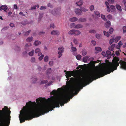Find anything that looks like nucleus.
<instances>
[{"mask_svg":"<svg viewBox=\"0 0 126 126\" xmlns=\"http://www.w3.org/2000/svg\"><path fill=\"white\" fill-rule=\"evenodd\" d=\"M45 33V32L43 31H41L39 32L38 34L39 35H43Z\"/></svg>","mask_w":126,"mask_h":126,"instance_id":"obj_47","label":"nucleus"},{"mask_svg":"<svg viewBox=\"0 0 126 126\" xmlns=\"http://www.w3.org/2000/svg\"><path fill=\"white\" fill-rule=\"evenodd\" d=\"M80 9L81 10V11L85 12L88 11L87 9L85 8V7H80Z\"/></svg>","mask_w":126,"mask_h":126,"instance_id":"obj_31","label":"nucleus"},{"mask_svg":"<svg viewBox=\"0 0 126 126\" xmlns=\"http://www.w3.org/2000/svg\"><path fill=\"white\" fill-rule=\"evenodd\" d=\"M81 34V32L78 30H75V35H79Z\"/></svg>","mask_w":126,"mask_h":126,"instance_id":"obj_20","label":"nucleus"},{"mask_svg":"<svg viewBox=\"0 0 126 126\" xmlns=\"http://www.w3.org/2000/svg\"><path fill=\"white\" fill-rule=\"evenodd\" d=\"M75 12L76 15L78 16L81 15L82 14L81 10L80 9H76L75 10Z\"/></svg>","mask_w":126,"mask_h":126,"instance_id":"obj_5","label":"nucleus"},{"mask_svg":"<svg viewBox=\"0 0 126 126\" xmlns=\"http://www.w3.org/2000/svg\"><path fill=\"white\" fill-rule=\"evenodd\" d=\"M44 57V55H41V56H40L39 58V60H41Z\"/></svg>","mask_w":126,"mask_h":126,"instance_id":"obj_57","label":"nucleus"},{"mask_svg":"<svg viewBox=\"0 0 126 126\" xmlns=\"http://www.w3.org/2000/svg\"><path fill=\"white\" fill-rule=\"evenodd\" d=\"M110 7L111 9L113 10L115 9V6L113 5H111L110 6Z\"/></svg>","mask_w":126,"mask_h":126,"instance_id":"obj_64","label":"nucleus"},{"mask_svg":"<svg viewBox=\"0 0 126 126\" xmlns=\"http://www.w3.org/2000/svg\"><path fill=\"white\" fill-rule=\"evenodd\" d=\"M44 61L45 62H47L48 61V57L47 56H46L44 58Z\"/></svg>","mask_w":126,"mask_h":126,"instance_id":"obj_43","label":"nucleus"},{"mask_svg":"<svg viewBox=\"0 0 126 126\" xmlns=\"http://www.w3.org/2000/svg\"><path fill=\"white\" fill-rule=\"evenodd\" d=\"M51 72V68H49L48 69H47V75H48Z\"/></svg>","mask_w":126,"mask_h":126,"instance_id":"obj_46","label":"nucleus"},{"mask_svg":"<svg viewBox=\"0 0 126 126\" xmlns=\"http://www.w3.org/2000/svg\"><path fill=\"white\" fill-rule=\"evenodd\" d=\"M74 79L73 77H71L70 78V80H69V82L70 83H72L74 81Z\"/></svg>","mask_w":126,"mask_h":126,"instance_id":"obj_45","label":"nucleus"},{"mask_svg":"<svg viewBox=\"0 0 126 126\" xmlns=\"http://www.w3.org/2000/svg\"><path fill=\"white\" fill-rule=\"evenodd\" d=\"M107 9L108 12H110V10L109 6H108L107 7Z\"/></svg>","mask_w":126,"mask_h":126,"instance_id":"obj_63","label":"nucleus"},{"mask_svg":"<svg viewBox=\"0 0 126 126\" xmlns=\"http://www.w3.org/2000/svg\"><path fill=\"white\" fill-rule=\"evenodd\" d=\"M107 17L109 20L111 19L112 18V16L110 14H109L107 16Z\"/></svg>","mask_w":126,"mask_h":126,"instance_id":"obj_39","label":"nucleus"},{"mask_svg":"<svg viewBox=\"0 0 126 126\" xmlns=\"http://www.w3.org/2000/svg\"><path fill=\"white\" fill-rule=\"evenodd\" d=\"M114 29L113 28H111L109 30V32L110 34H112L113 31Z\"/></svg>","mask_w":126,"mask_h":126,"instance_id":"obj_41","label":"nucleus"},{"mask_svg":"<svg viewBox=\"0 0 126 126\" xmlns=\"http://www.w3.org/2000/svg\"><path fill=\"white\" fill-rule=\"evenodd\" d=\"M115 63H126V62L122 63L120 62L119 61V59L118 57H116L115 58ZM111 63L110 62H109L108 63Z\"/></svg>","mask_w":126,"mask_h":126,"instance_id":"obj_12","label":"nucleus"},{"mask_svg":"<svg viewBox=\"0 0 126 126\" xmlns=\"http://www.w3.org/2000/svg\"><path fill=\"white\" fill-rule=\"evenodd\" d=\"M64 48L63 47H60L58 48L59 50L58 52L59 53H62L64 51Z\"/></svg>","mask_w":126,"mask_h":126,"instance_id":"obj_14","label":"nucleus"},{"mask_svg":"<svg viewBox=\"0 0 126 126\" xmlns=\"http://www.w3.org/2000/svg\"><path fill=\"white\" fill-rule=\"evenodd\" d=\"M72 25L73 26V27L74 28L77 29L82 28L83 27V25L80 24L76 25L75 23H73L72 24Z\"/></svg>","mask_w":126,"mask_h":126,"instance_id":"obj_4","label":"nucleus"},{"mask_svg":"<svg viewBox=\"0 0 126 126\" xmlns=\"http://www.w3.org/2000/svg\"><path fill=\"white\" fill-rule=\"evenodd\" d=\"M31 30H29L26 32L24 33V36H28L31 32Z\"/></svg>","mask_w":126,"mask_h":126,"instance_id":"obj_32","label":"nucleus"},{"mask_svg":"<svg viewBox=\"0 0 126 126\" xmlns=\"http://www.w3.org/2000/svg\"><path fill=\"white\" fill-rule=\"evenodd\" d=\"M41 41L38 40H35L34 42V44L36 46H37L41 44Z\"/></svg>","mask_w":126,"mask_h":126,"instance_id":"obj_18","label":"nucleus"},{"mask_svg":"<svg viewBox=\"0 0 126 126\" xmlns=\"http://www.w3.org/2000/svg\"><path fill=\"white\" fill-rule=\"evenodd\" d=\"M123 3L125 7H126V0H123Z\"/></svg>","mask_w":126,"mask_h":126,"instance_id":"obj_60","label":"nucleus"},{"mask_svg":"<svg viewBox=\"0 0 126 126\" xmlns=\"http://www.w3.org/2000/svg\"><path fill=\"white\" fill-rule=\"evenodd\" d=\"M75 30H72L68 32L69 34L72 35L75 34Z\"/></svg>","mask_w":126,"mask_h":126,"instance_id":"obj_28","label":"nucleus"},{"mask_svg":"<svg viewBox=\"0 0 126 126\" xmlns=\"http://www.w3.org/2000/svg\"><path fill=\"white\" fill-rule=\"evenodd\" d=\"M107 56L108 59L110 58L111 56V52L107 50L106 52Z\"/></svg>","mask_w":126,"mask_h":126,"instance_id":"obj_13","label":"nucleus"},{"mask_svg":"<svg viewBox=\"0 0 126 126\" xmlns=\"http://www.w3.org/2000/svg\"><path fill=\"white\" fill-rule=\"evenodd\" d=\"M47 80H43L41 81V83L42 84H46L47 83Z\"/></svg>","mask_w":126,"mask_h":126,"instance_id":"obj_58","label":"nucleus"},{"mask_svg":"<svg viewBox=\"0 0 126 126\" xmlns=\"http://www.w3.org/2000/svg\"><path fill=\"white\" fill-rule=\"evenodd\" d=\"M111 25V23L110 21H107L105 24V26L106 28H109Z\"/></svg>","mask_w":126,"mask_h":126,"instance_id":"obj_11","label":"nucleus"},{"mask_svg":"<svg viewBox=\"0 0 126 126\" xmlns=\"http://www.w3.org/2000/svg\"><path fill=\"white\" fill-rule=\"evenodd\" d=\"M120 36H118L115 38L114 39V41L115 42H117L118 40L120 39Z\"/></svg>","mask_w":126,"mask_h":126,"instance_id":"obj_36","label":"nucleus"},{"mask_svg":"<svg viewBox=\"0 0 126 126\" xmlns=\"http://www.w3.org/2000/svg\"><path fill=\"white\" fill-rule=\"evenodd\" d=\"M34 53V51L33 50H32L31 52L28 53V55L29 56H33Z\"/></svg>","mask_w":126,"mask_h":126,"instance_id":"obj_30","label":"nucleus"},{"mask_svg":"<svg viewBox=\"0 0 126 126\" xmlns=\"http://www.w3.org/2000/svg\"><path fill=\"white\" fill-rule=\"evenodd\" d=\"M32 45V44L30 43H26L25 45V47L27 48L28 47H30Z\"/></svg>","mask_w":126,"mask_h":126,"instance_id":"obj_38","label":"nucleus"},{"mask_svg":"<svg viewBox=\"0 0 126 126\" xmlns=\"http://www.w3.org/2000/svg\"><path fill=\"white\" fill-rule=\"evenodd\" d=\"M90 10L91 11H92L94 9V6L93 5H91L90 7Z\"/></svg>","mask_w":126,"mask_h":126,"instance_id":"obj_59","label":"nucleus"},{"mask_svg":"<svg viewBox=\"0 0 126 126\" xmlns=\"http://www.w3.org/2000/svg\"><path fill=\"white\" fill-rule=\"evenodd\" d=\"M35 59L34 57H32L31 59V62L32 63L35 62Z\"/></svg>","mask_w":126,"mask_h":126,"instance_id":"obj_50","label":"nucleus"},{"mask_svg":"<svg viewBox=\"0 0 126 126\" xmlns=\"http://www.w3.org/2000/svg\"><path fill=\"white\" fill-rule=\"evenodd\" d=\"M94 60V58L93 57H89L88 59V61H90V62L89 63H97L99 62V61L98 60H97V61H95L93 60Z\"/></svg>","mask_w":126,"mask_h":126,"instance_id":"obj_6","label":"nucleus"},{"mask_svg":"<svg viewBox=\"0 0 126 126\" xmlns=\"http://www.w3.org/2000/svg\"><path fill=\"white\" fill-rule=\"evenodd\" d=\"M64 72L65 73L66 77L67 79V80H69V77L74 76L75 74V73L73 71H67L65 70H64Z\"/></svg>","mask_w":126,"mask_h":126,"instance_id":"obj_3","label":"nucleus"},{"mask_svg":"<svg viewBox=\"0 0 126 126\" xmlns=\"http://www.w3.org/2000/svg\"><path fill=\"white\" fill-rule=\"evenodd\" d=\"M103 33H104V35L106 36L107 37H109V33L108 32H106L105 31H103Z\"/></svg>","mask_w":126,"mask_h":126,"instance_id":"obj_37","label":"nucleus"},{"mask_svg":"<svg viewBox=\"0 0 126 126\" xmlns=\"http://www.w3.org/2000/svg\"><path fill=\"white\" fill-rule=\"evenodd\" d=\"M95 50L96 51H97V53L99 51H102V49L101 48L99 47H95Z\"/></svg>","mask_w":126,"mask_h":126,"instance_id":"obj_25","label":"nucleus"},{"mask_svg":"<svg viewBox=\"0 0 126 126\" xmlns=\"http://www.w3.org/2000/svg\"><path fill=\"white\" fill-rule=\"evenodd\" d=\"M100 67L98 70L94 71L82 79L79 77L76 80L75 85L71 90L72 93L74 92L77 93L82 89L83 87L89 84L94 80L102 77L106 75L112 73L117 69L119 64H121V68L126 70V63H99Z\"/></svg>","mask_w":126,"mask_h":126,"instance_id":"obj_2","label":"nucleus"},{"mask_svg":"<svg viewBox=\"0 0 126 126\" xmlns=\"http://www.w3.org/2000/svg\"><path fill=\"white\" fill-rule=\"evenodd\" d=\"M8 28L9 27L8 26L5 27L1 30V31H4L5 30L8 29Z\"/></svg>","mask_w":126,"mask_h":126,"instance_id":"obj_54","label":"nucleus"},{"mask_svg":"<svg viewBox=\"0 0 126 126\" xmlns=\"http://www.w3.org/2000/svg\"><path fill=\"white\" fill-rule=\"evenodd\" d=\"M73 42L76 44H78V41L76 39H74L73 40Z\"/></svg>","mask_w":126,"mask_h":126,"instance_id":"obj_56","label":"nucleus"},{"mask_svg":"<svg viewBox=\"0 0 126 126\" xmlns=\"http://www.w3.org/2000/svg\"><path fill=\"white\" fill-rule=\"evenodd\" d=\"M92 44L94 46H95L96 44V42L94 40H92L91 41Z\"/></svg>","mask_w":126,"mask_h":126,"instance_id":"obj_52","label":"nucleus"},{"mask_svg":"<svg viewBox=\"0 0 126 126\" xmlns=\"http://www.w3.org/2000/svg\"><path fill=\"white\" fill-rule=\"evenodd\" d=\"M55 27L54 24L53 23H51L49 25V27L50 28H52L54 29Z\"/></svg>","mask_w":126,"mask_h":126,"instance_id":"obj_35","label":"nucleus"},{"mask_svg":"<svg viewBox=\"0 0 126 126\" xmlns=\"http://www.w3.org/2000/svg\"><path fill=\"white\" fill-rule=\"evenodd\" d=\"M56 93V90H53L52 91V92H51V93H50V94H55V93Z\"/></svg>","mask_w":126,"mask_h":126,"instance_id":"obj_53","label":"nucleus"},{"mask_svg":"<svg viewBox=\"0 0 126 126\" xmlns=\"http://www.w3.org/2000/svg\"><path fill=\"white\" fill-rule=\"evenodd\" d=\"M108 1L109 3L111 4H113L114 2V0H108Z\"/></svg>","mask_w":126,"mask_h":126,"instance_id":"obj_49","label":"nucleus"},{"mask_svg":"<svg viewBox=\"0 0 126 126\" xmlns=\"http://www.w3.org/2000/svg\"><path fill=\"white\" fill-rule=\"evenodd\" d=\"M71 52L73 53L76 51L77 49L75 47H71Z\"/></svg>","mask_w":126,"mask_h":126,"instance_id":"obj_27","label":"nucleus"},{"mask_svg":"<svg viewBox=\"0 0 126 126\" xmlns=\"http://www.w3.org/2000/svg\"><path fill=\"white\" fill-rule=\"evenodd\" d=\"M7 8V6L6 5H3L0 7V10L2 11V10H4V11L6 12Z\"/></svg>","mask_w":126,"mask_h":126,"instance_id":"obj_10","label":"nucleus"},{"mask_svg":"<svg viewBox=\"0 0 126 126\" xmlns=\"http://www.w3.org/2000/svg\"><path fill=\"white\" fill-rule=\"evenodd\" d=\"M114 41L113 38H112L109 41V43L110 44H111Z\"/></svg>","mask_w":126,"mask_h":126,"instance_id":"obj_51","label":"nucleus"},{"mask_svg":"<svg viewBox=\"0 0 126 126\" xmlns=\"http://www.w3.org/2000/svg\"><path fill=\"white\" fill-rule=\"evenodd\" d=\"M33 39V38L32 37H29L26 39V41L27 42H31L32 41Z\"/></svg>","mask_w":126,"mask_h":126,"instance_id":"obj_24","label":"nucleus"},{"mask_svg":"<svg viewBox=\"0 0 126 126\" xmlns=\"http://www.w3.org/2000/svg\"><path fill=\"white\" fill-rule=\"evenodd\" d=\"M51 33L52 35H58L60 34V32L57 30H54L51 32Z\"/></svg>","mask_w":126,"mask_h":126,"instance_id":"obj_8","label":"nucleus"},{"mask_svg":"<svg viewBox=\"0 0 126 126\" xmlns=\"http://www.w3.org/2000/svg\"><path fill=\"white\" fill-rule=\"evenodd\" d=\"M101 17L102 18L104 21H106L107 19L105 17V16L103 14H101Z\"/></svg>","mask_w":126,"mask_h":126,"instance_id":"obj_33","label":"nucleus"},{"mask_svg":"<svg viewBox=\"0 0 126 126\" xmlns=\"http://www.w3.org/2000/svg\"><path fill=\"white\" fill-rule=\"evenodd\" d=\"M43 16V14L42 13H40L39 15V18H38V21H40L42 18V17Z\"/></svg>","mask_w":126,"mask_h":126,"instance_id":"obj_22","label":"nucleus"},{"mask_svg":"<svg viewBox=\"0 0 126 126\" xmlns=\"http://www.w3.org/2000/svg\"><path fill=\"white\" fill-rule=\"evenodd\" d=\"M115 44H113L110 47H109L108 49L111 51H113L115 47Z\"/></svg>","mask_w":126,"mask_h":126,"instance_id":"obj_16","label":"nucleus"},{"mask_svg":"<svg viewBox=\"0 0 126 126\" xmlns=\"http://www.w3.org/2000/svg\"><path fill=\"white\" fill-rule=\"evenodd\" d=\"M96 37L98 39H100L101 37V35L97 33L95 35Z\"/></svg>","mask_w":126,"mask_h":126,"instance_id":"obj_34","label":"nucleus"},{"mask_svg":"<svg viewBox=\"0 0 126 126\" xmlns=\"http://www.w3.org/2000/svg\"><path fill=\"white\" fill-rule=\"evenodd\" d=\"M41 51V50L39 48H36L35 50V52L36 53H37Z\"/></svg>","mask_w":126,"mask_h":126,"instance_id":"obj_44","label":"nucleus"},{"mask_svg":"<svg viewBox=\"0 0 126 126\" xmlns=\"http://www.w3.org/2000/svg\"><path fill=\"white\" fill-rule=\"evenodd\" d=\"M40 9L41 10H45L46 9V7L42 6L40 8Z\"/></svg>","mask_w":126,"mask_h":126,"instance_id":"obj_55","label":"nucleus"},{"mask_svg":"<svg viewBox=\"0 0 126 126\" xmlns=\"http://www.w3.org/2000/svg\"><path fill=\"white\" fill-rule=\"evenodd\" d=\"M73 95L70 93L63 94L57 99L53 101L51 104L42 106L37 108H34L33 106L32 102L30 101L26 103V106L20 111L19 118L20 122L22 123L25 120H29L35 117H39L44 115L49 111H51L55 107H59L64 106L67 103L70 99H71Z\"/></svg>","mask_w":126,"mask_h":126,"instance_id":"obj_1","label":"nucleus"},{"mask_svg":"<svg viewBox=\"0 0 126 126\" xmlns=\"http://www.w3.org/2000/svg\"><path fill=\"white\" fill-rule=\"evenodd\" d=\"M116 8L119 11H122V9L120 5L118 4L116 5Z\"/></svg>","mask_w":126,"mask_h":126,"instance_id":"obj_29","label":"nucleus"},{"mask_svg":"<svg viewBox=\"0 0 126 126\" xmlns=\"http://www.w3.org/2000/svg\"><path fill=\"white\" fill-rule=\"evenodd\" d=\"M89 32L91 33L95 34L96 32V31L94 29H92L89 31Z\"/></svg>","mask_w":126,"mask_h":126,"instance_id":"obj_26","label":"nucleus"},{"mask_svg":"<svg viewBox=\"0 0 126 126\" xmlns=\"http://www.w3.org/2000/svg\"><path fill=\"white\" fill-rule=\"evenodd\" d=\"M78 19L76 17L70 18L69 19V20L71 22H75L77 21Z\"/></svg>","mask_w":126,"mask_h":126,"instance_id":"obj_19","label":"nucleus"},{"mask_svg":"<svg viewBox=\"0 0 126 126\" xmlns=\"http://www.w3.org/2000/svg\"><path fill=\"white\" fill-rule=\"evenodd\" d=\"M86 19L85 18H80L78 19V21L79 22H84L86 21Z\"/></svg>","mask_w":126,"mask_h":126,"instance_id":"obj_23","label":"nucleus"},{"mask_svg":"<svg viewBox=\"0 0 126 126\" xmlns=\"http://www.w3.org/2000/svg\"><path fill=\"white\" fill-rule=\"evenodd\" d=\"M83 3L84 2L82 0H80L76 2L75 4L79 6H80L82 5Z\"/></svg>","mask_w":126,"mask_h":126,"instance_id":"obj_9","label":"nucleus"},{"mask_svg":"<svg viewBox=\"0 0 126 126\" xmlns=\"http://www.w3.org/2000/svg\"><path fill=\"white\" fill-rule=\"evenodd\" d=\"M76 57L78 60H80L81 57V56L80 55L78 54L76 56Z\"/></svg>","mask_w":126,"mask_h":126,"instance_id":"obj_40","label":"nucleus"},{"mask_svg":"<svg viewBox=\"0 0 126 126\" xmlns=\"http://www.w3.org/2000/svg\"><path fill=\"white\" fill-rule=\"evenodd\" d=\"M82 54L83 56L85 55L87 53V51L85 49H83L82 50Z\"/></svg>","mask_w":126,"mask_h":126,"instance_id":"obj_21","label":"nucleus"},{"mask_svg":"<svg viewBox=\"0 0 126 126\" xmlns=\"http://www.w3.org/2000/svg\"><path fill=\"white\" fill-rule=\"evenodd\" d=\"M44 98H42L41 97L39 98L36 99V102L38 104L43 103L44 102Z\"/></svg>","mask_w":126,"mask_h":126,"instance_id":"obj_7","label":"nucleus"},{"mask_svg":"<svg viewBox=\"0 0 126 126\" xmlns=\"http://www.w3.org/2000/svg\"><path fill=\"white\" fill-rule=\"evenodd\" d=\"M123 30L124 33H126V26H124L123 27Z\"/></svg>","mask_w":126,"mask_h":126,"instance_id":"obj_48","label":"nucleus"},{"mask_svg":"<svg viewBox=\"0 0 126 126\" xmlns=\"http://www.w3.org/2000/svg\"><path fill=\"white\" fill-rule=\"evenodd\" d=\"M89 56H84L83 59V62H84L85 63L86 62L87 60H88V59L89 57Z\"/></svg>","mask_w":126,"mask_h":126,"instance_id":"obj_17","label":"nucleus"},{"mask_svg":"<svg viewBox=\"0 0 126 126\" xmlns=\"http://www.w3.org/2000/svg\"><path fill=\"white\" fill-rule=\"evenodd\" d=\"M56 60V58H54L52 60L50 61L49 63H51L54 62L53 60Z\"/></svg>","mask_w":126,"mask_h":126,"instance_id":"obj_61","label":"nucleus"},{"mask_svg":"<svg viewBox=\"0 0 126 126\" xmlns=\"http://www.w3.org/2000/svg\"><path fill=\"white\" fill-rule=\"evenodd\" d=\"M94 13L97 16H100V15L99 12L96 11H95Z\"/></svg>","mask_w":126,"mask_h":126,"instance_id":"obj_42","label":"nucleus"},{"mask_svg":"<svg viewBox=\"0 0 126 126\" xmlns=\"http://www.w3.org/2000/svg\"><path fill=\"white\" fill-rule=\"evenodd\" d=\"M57 10L54 9L53 10H49V12L54 15H55L57 13Z\"/></svg>","mask_w":126,"mask_h":126,"instance_id":"obj_15","label":"nucleus"},{"mask_svg":"<svg viewBox=\"0 0 126 126\" xmlns=\"http://www.w3.org/2000/svg\"><path fill=\"white\" fill-rule=\"evenodd\" d=\"M102 54L104 57L107 56L106 53L105 52H102Z\"/></svg>","mask_w":126,"mask_h":126,"instance_id":"obj_62","label":"nucleus"}]
</instances>
